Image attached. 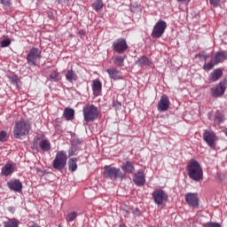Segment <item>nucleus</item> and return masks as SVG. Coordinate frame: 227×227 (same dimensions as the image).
<instances>
[{
    "instance_id": "f257e3e1",
    "label": "nucleus",
    "mask_w": 227,
    "mask_h": 227,
    "mask_svg": "<svg viewBox=\"0 0 227 227\" xmlns=\"http://www.w3.org/2000/svg\"><path fill=\"white\" fill-rule=\"evenodd\" d=\"M188 176L194 182H201L203 180V168L196 160H192L187 165Z\"/></svg>"
},
{
    "instance_id": "f03ea898",
    "label": "nucleus",
    "mask_w": 227,
    "mask_h": 227,
    "mask_svg": "<svg viewBox=\"0 0 227 227\" xmlns=\"http://www.w3.org/2000/svg\"><path fill=\"white\" fill-rule=\"evenodd\" d=\"M31 130V123L28 121L21 119L15 122L13 129V136L16 139H20L22 136H27Z\"/></svg>"
},
{
    "instance_id": "7ed1b4c3",
    "label": "nucleus",
    "mask_w": 227,
    "mask_h": 227,
    "mask_svg": "<svg viewBox=\"0 0 227 227\" xmlns=\"http://www.w3.org/2000/svg\"><path fill=\"white\" fill-rule=\"evenodd\" d=\"M83 113V120L87 123H91V121H95L98 115L100 114V111H98V107L95 106V105H86L82 109Z\"/></svg>"
},
{
    "instance_id": "20e7f679",
    "label": "nucleus",
    "mask_w": 227,
    "mask_h": 227,
    "mask_svg": "<svg viewBox=\"0 0 227 227\" xmlns=\"http://www.w3.org/2000/svg\"><path fill=\"white\" fill-rule=\"evenodd\" d=\"M68 160V156L65 151H59L56 153L55 159L53 160L52 166L57 171H63L67 168V161Z\"/></svg>"
},
{
    "instance_id": "39448f33",
    "label": "nucleus",
    "mask_w": 227,
    "mask_h": 227,
    "mask_svg": "<svg viewBox=\"0 0 227 227\" xmlns=\"http://www.w3.org/2000/svg\"><path fill=\"white\" fill-rule=\"evenodd\" d=\"M166 27H168V23L166 21L160 20L158 22L154 25L151 36L154 40H157L159 38H162V35L166 32Z\"/></svg>"
},
{
    "instance_id": "423d86ee",
    "label": "nucleus",
    "mask_w": 227,
    "mask_h": 227,
    "mask_svg": "<svg viewBox=\"0 0 227 227\" xmlns=\"http://www.w3.org/2000/svg\"><path fill=\"white\" fill-rule=\"evenodd\" d=\"M152 196L155 205H158V207L166 205V203H168V193H166V192L162 189L154 190L152 193Z\"/></svg>"
},
{
    "instance_id": "0eeeda50",
    "label": "nucleus",
    "mask_w": 227,
    "mask_h": 227,
    "mask_svg": "<svg viewBox=\"0 0 227 227\" xmlns=\"http://www.w3.org/2000/svg\"><path fill=\"white\" fill-rule=\"evenodd\" d=\"M104 176L110 180H118V178H123V173L120 168L106 165L105 166Z\"/></svg>"
},
{
    "instance_id": "6e6552de",
    "label": "nucleus",
    "mask_w": 227,
    "mask_h": 227,
    "mask_svg": "<svg viewBox=\"0 0 227 227\" xmlns=\"http://www.w3.org/2000/svg\"><path fill=\"white\" fill-rule=\"evenodd\" d=\"M42 58V51L40 49L33 47L27 55V63L30 67H36V61Z\"/></svg>"
},
{
    "instance_id": "1a4fd4ad",
    "label": "nucleus",
    "mask_w": 227,
    "mask_h": 227,
    "mask_svg": "<svg viewBox=\"0 0 227 227\" xmlns=\"http://www.w3.org/2000/svg\"><path fill=\"white\" fill-rule=\"evenodd\" d=\"M112 48L117 54H123L129 49V44L124 38H119L113 43Z\"/></svg>"
},
{
    "instance_id": "9d476101",
    "label": "nucleus",
    "mask_w": 227,
    "mask_h": 227,
    "mask_svg": "<svg viewBox=\"0 0 227 227\" xmlns=\"http://www.w3.org/2000/svg\"><path fill=\"white\" fill-rule=\"evenodd\" d=\"M203 139L205 143H207V146L213 148L214 144L219 139V137H217L215 132L212 131L211 129H205L203 133Z\"/></svg>"
},
{
    "instance_id": "9b49d317",
    "label": "nucleus",
    "mask_w": 227,
    "mask_h": 227,
    "mask_svg": "<svg viewBox=\"0 0 227 227\" xmlns=\"http://www.w3.org/2000/svg\"><path fill=\"white\" fill-rule=\"evenodd\" d=\"M184 200L189 207H192L193 208L200 207V197H198V193L189 192L185 194Z\"/></svg>"
},
{
    "instance_id": "f8f14e48",
    "label": "nucleus",
    "mask_w": 227,
    "mask_h": 227,
    "mask_svg": "<svg viewBox=\"0 0 227 227\" xmlns=\"http://www.w3.org/2000/svg\"><path fill=\"white\" fill-rule=\"evenodd\" d=\"M224 91H226V80L220 82L216 87L211 89L212 96L215 98L223 97Z\"/></svg>"
},
{
    "instance_id": "ddd939ff",
    "label": "nucleus",
    "mask_w": 227,
    "mask_h": 227,
    "mask_svg": "<svg viewBox=\"0 0 227 227\" xmlns=\"http://www.w3.org/2000/svg\"><path fill=\"white\" fill-rule=\"evenodd\" d=\"M133 182L135 185L138 187H143L146 184V178L145 176V170L139 169L133 177Z\"/></svg>"
},
{
    "instance_id": "4468645a",
    "label": "nucleus",
    "mask_w": 227,
    "mask_h": 227,
    "mask_svg": "<svg viewBox=\"0 0 227 227\" xmlns=\"http://www.w3.org/2000/svg\"><path fill=\"white\" fill-rule=\"evenodd\" d=\"M157 109L159 113H164L169 109V98L167 95H163L158 102Z\"/></svg>"
},
{
    "instance_id": "2eb2a0df",
    "label": "nucleus",
    "mask_w": 227,
    "mask_h": 227,
    "mask_svg": "<svg viewBox=\"0 0 227 227\" xmlns=\"http://www.w3.org/2000/svg\"><path fill=\"white\" fill-rule=\"evenodd\" d=\"M7 187H9L10 191H14V192H22V183L18 179H12L9 181L7 183Z\"/></svg>"
},
{
    "instance_id": "dca6fc26",
    "label": "nucleus",
    "mask_w": 227,
    "mask_h": 227,
    "mask_svg": "<svg viewBox=\"0 0 227 227\" xmlns=\"http://www.w3.org/2000/svg\"><path fill=\"white\" fill-rule=\"evenodd\" d=\"M110 79L114 81H120L121 79V72L118 71L116 67H110L106 70Z\"/></svg>"
},
{
    "instance_id": "f3484780",
    "label": "nucleus",
    "mask_w": 227,
    "mask_h": 227,
    "mask_svg": "<svg viewBox=\"0 0 227 227\" xmlns=\"http://www.w3.org/2000/svg\"><path fill=\"white\" fill-rule=\"evenodd\" d=\"M92 90L95 97H98L102 93V82L96 79L92 82Z\"/></svg>"
},
{
    "instance_id": "a211bd4d",
    "label": "nucleus",
    "mask_w": 227,
    "mask_h": 227,
    "mask_svg": "<svg viewBox=\"0 0 227 227\" xmlns=\"http://www.w3.org/2000/svg\"><path fill=\"white\" fill-rule=\"evenodd\" d=\"M223 77V70L220 68L215 69L209 76L210 82H216V81H219Z\"/></svg>"
},
{
    "instance_id": "6ab92c4d",
    "label": "nucleus",
    "mask_w": 227,
    "mask_h": 227,
    "mask_svg": "<svg viewBox=\"0 0 227 227\" xmlns=\"http://www.w3.org/2000/svg\"><path fill=\"white\" fill-rule=\"evenodd\" d=\"M121 169L124 173L132 174L136 171V168H134V163L132 161H126L122 163Z\"/></svg>"
},
{
    "instance_id": "aec40b11",
    "label": "nucleus",
    "mask_w": 227,
    "mask_h": 227,
    "mask_svg": "<svg viewBox=\"0 0 227 227\" xmlns=\"http://www.w3.org/2000/svg\"><path fill=\"white\" fill-rule=\"evenodd\" d=\"M15 171L13 165L12 163H6L3 168H2V175L3 176H10L12 173Z\"/></svg>"
},
{
    "instance_id": "412c9836",
    "label": "nucleus",
    "mask_w": 227,
    "mask_h": 227,
    "mask_svg": "<svg viewBox=\"0 0 227 227\" xmlns=\"http://www.w3.org/2000/svg\"><path fill=\"white\" fill-rule=\"evenodd\" d=\"M136 65L138 67H149V65H152V60L146 56H142L136 61Z\"/></svg>"
},
{
    "instance_id": "4be33fe9",
    "label": "nucleus",
    "mask_w": 227,
    "mask_h": 227,
    "mask_svg": "<svg viewBox=\"0 0 227 227\" xmlns=\"http://www.w3.org/2000/svg\"><path fill=\"white\" fill-rule=\"evenodd\" d=\"M66 80L68 82H75L77 81V74L73 69H68L66 74Z\"/></svg>"
},
{
    "instance_id": "5701e85b",
    "label": "nucleus",
    "mask_w": 227,
    "mask_h": 227,
    "mask_svg": "<svg viewBox=\"0 0 227 227\" xmlns=\"http://www.w3.org/2000/svg\"><path fill=\"white\" fill-rule=\"evenodd\" d=\"M224 59H227V55L225 52L218 51L216 52L215 56V59L213 60L216 65H219V63H223Z\"/></svg>"
},
{
    "instance_id": "b1692460",
    "label": "nucleus",
    "mask_w": 227,
    "mask_h": 227,
    "mask_svg": "<svg viewBox=\"0 0 227 227\" xmlns=\"http://www.w3.org/2000/svg\"><path fill=\"white\" fill-rule=\"evenodd\" d=\"M63 116L67 120V121H69L70 120H74L75 116V111H74V109L72 108H66L64 110Z\"/></svg>"
},
{
    "instance_id": "393cba45",
    "label": "nucleus",
    "mask_w": 227,
    "mask_h": 227,
    "mask_svg": "<svg viewBox=\"0 0 227 227\" xmlns=\"http://www.w3.org/2000/svg\"><path fill=\"white\" fill-rule=\"evenodd\" d=\"M49 81H51L52 82H58V81H61L59 72L57 70H52L49 74Z\"/></svg>"
},
{
    "instance_id": "a878e982",
    "label": "nucleus",
    "mask_w": 227,
    "mask_h": 227,
    "mask_svg": "<svg viewBox=\"0 0 227 227\" xmlns=\"http://www.w3.org/2000/svg\"><path fill=\"white\" fill-rule=\"evenodd\" d=\"M68 169L72 173L77 171V158H70L68 160Z\"/></svg>"
},
{
    "instance_id": "bb28decb",
    "label": "nucleus",
    "mask_w": 227,
    "mask_h": 227,
    "mask_svg": "<svg viewBox=\"0 0 227 227\" xmlns=\"http://www.w3.org/2000/svg\"><path fill=\"white\" fill-rule=\"evenodd\" d=\"M4 227H19V220L15 218L8 219L3 223Z\"/></svg>"
},
{
    "instance_id": "cd10ccee",
    "label": "nucleus",
    "mask_w": 227,
    "mask_h": 227,
    "mask_svg": "<svg viewBox=\"0 0 227 227\" xmlns=\"http://www.w3.org/2000/svg\"><path fill=\"white\" fill-rule=\"evenodd\" d=\"M39 146L43 152H50L51 150V142L49 140H42L39 143Z\"/></svg>"
},
{
    "instance_id": "c85d7f7f",
    "label": "nucleus",
    "mask_w": 227,
    "mask_h": 227,
    "mask_svg": "<svg viewBox=\"0 0 227 227\" xmlns=\"http://www.w3.org/2000/svg\"><path fill=\"white\" fill-rule=\"evenodd\" d=\"M125 58H127V56H115L114 58V65L116 67H123L124 61H125Z\"/></svg>"
},
{
    "instance_id": "c756f323",
    "label": "nucleus",
    "mask_w": 227,
    "mask_h": 227,
    "mask_svg": "<svg viewBox=\"0 0 227 227\" xmlns=\"http://www.w3.org/2000/svg\"><path fill=\"white\" fill-rule=\"evenodd\" d=\"M215 123H223L224 121V114L223 113L216 111L215 114V119H214Z\"/></svg>"
},
{
    "instance_id": "7c9ffc66",
    "label": "nucleus",
    "mask_w": 227,
    "mask_h": 227,
    "mask_svg": "<svg viewBox=\"0 0 227 227\" xmlns=\"http://www.w3.org/2000/svg\"><path fill=\"white\" fill-rule=\"evenodd\" d=\"M92 8L93 10H95V12H99V10H102V8H104V2L102 0H98L92 4Z\"/></svg>"
},
{
    "instance_id": "2f4dec72",
    "label": "nucleus",
    "mask_w": 227,
    "mask_h": 227,
    "mask_svg": "<svg viewBox=\"0 0 227 227\" xmlns=\"http://www.w3.org/2000/svg\"><path fill=\"white\" fill-rule=\"evenodd\" d=\"M77 152H79V149L77 148V145H72L71 147L68 150L69 157H74V155H77Z\"/></svg>"
},
{
    "instance_id": "473e14b6",
    "label": "nucleus",
    "mask_w": 227,
    "mask_h": 227,
    "mask_svg": "<svg viewBox=\"0 0 227 227\" xmlns=\"http://www.w3.org/2000/svg\"><path fill=\"white\" fill-rule=\"evenodd\" d=\"M75 219H77V212H71L66 217L67 223H72V221H75Z\"/></svg>"
},
{
    "instance_id": "72a5a7b5",
    "label": "nucleus",
    "mask_w": 227,
    "mask_h": 227,
    "mask_svg": "<svg viewBox=\"0 0 227 227\" xmlns=\"http://www.w3.org/2000/svg\"><path fill=\"white\" fill-rule=\"evenodd\" d=\"M217 65L214 60H211L209 63H205L203 66V70L208 71L212 70L214 67Z\"/></svg>"
},
{
    "instance_id": "f704fd0d",
    "label": "nucleus",
    "mask_w": 227,
    "mask_h": 227,
    "mask_svg": "<svg viewBox=\"0 0 227 227\" xmlns=\"http://www.w3.org/2000/svg\"><path fill=\"white\" fill-rule=\"evenodd\" d=\"M202 227H221V223L215 222H208L202 224Z\"/></svg>"
},
{
    "instance_id": "c9c22d12",
    "label": "nucleus",
    "mask_w": 227,
    "mask_h": 227,
    "mask_svg": "<svg viewBox=\"0 0 227 227\" xmlns=\"http://www.w3.org/2000/svg\"><path fill=\"white\" fill-rule=\"evenodd\" d=\"M11 44H12L11 39H4L2 42H0L1 47H10Z\"/></svg>"
},
{
    "instance_id": "e433bc0d",
    "label": "nucleus",
    "mask_w": 227,
    "mask_h": 227,
    "mask_svg": "<svg viewBox=\"0 0 227 227\" xmlns=\"http://www.w3.org/2000/svg\"><path fill=\"white\" fill-rule=\"evenodd\" d=\"M7 136H8V133L6 131H0V141L2 143H4V141H6Z\"/></svg>"
},
{
    "instance_id": "4c0bfd02",
    "label": "nucleus",
    "mask_w": 227,
    "mask_h": 227,
    "mask_svg": "<svg viewBox=\"0 0 227 227\" xmlns=\"http://www.w3.org/2000/svg\"><path fill=\"white\" fill-rule=\"evenodd\" d=\"M10 81H11L12 84L17 85V84H19V76L12 75V77H10Z\"/></svg>"
},
{
    "instance_id": "58836bf2",
    "label": "nucleus",
    "mask_w": 227,
    "mask_h": 227,
    "mask_svg": "<svg viewBox=\"0 0 227 227\" xmlns=\"http://www.w3.org/2000/svg\"><path fill=\"white\" fill-rule=\"evenodd\" d=\"M209 3L211 6L217 8L219 6V3H221V0H209Z\"/></svg>"
},
{
    "instance_id": "ea45409f",
    "label": "nucleus",
    "mask_w": 227,
    "mask_h": 227,
    "mask_svg": "<svg viewBox=\"0 0 227 227\" xmlns=\"http://www.w3.org/2000/svg\"><path fill=\"white\" fill-rule=\"evenodd\" d=\"M1 4H3L4 6H10V4H12V3L10 2V0H0Z\"/></svg>"
},
{
    "instance_id": "a19ab883",
    "label": "nucleus",
    "mask_w": 227,
    "mask_h": 227,
    "mask_svg": "<svg viewBox=\"0 0 227 227\" xmlns=\"http://www.w3.org/2000/svg\"><path fill=\"white\" fill-rule=\"evenodd\" d=\"M8 210L11 212V214H15V207H9Z\"/></svg>"
},
{
    "instance_id": "79ce46f5",
    "label": "nucleus",
    "mask_w": 227,
    "mask_h": 227,
    "mask_svg": "<svg viewBox=\"0 0 227 227\" xmlns=\"http://www.w3.org/2000/svg\"><path fill=\"white\" fill-rule=\"evenodd\" d=\"M67 1L68 0H57V3H59V4H63V3H67Z\"/></svg>"
},
{
    "instance_id": "37998d69",
    "label": "nucleus",
    "mask_w": 227,
    "mask_h": 227,
    "mask_svg": "<svg viewBox=\"0 0 227 227\" xmlns=\"http://www.w3.org/2000/svg\"><path fill=\"white\" fill-rule=\"evenodd\" d=\"M204 58H205V59H208V58H210V55L206 54V55L204 56Z\"/></svg>"
},
{
    "instance_id": "c03bdc74",
    "label": "nucleus",
    "mask_w": 227,
    "mask_h": 227,
    "mask_svg": "<svg viewBox=\"0 0 227 227\" xmlns=\"http://www.w3.org/2000/svg\"><path fill=\"white\" fill-rule=\"evenodd\" d=\"M119 227H127V225H125V224L121 223V224H120V226H119Z\"/></svg>"
},
{
    "instance_id": "a18cd8bd",
    "label": "nucleus",
    "mask_w": 227,
    "mask_h": 227,
    "mask_svg": "<svg viewBox=\"0 0 227 227\" xmlns=\"http://www.w3.org/2000/svg\"><path fill=\"white\" fill-rule=\"evenodd\" d=\"M178 3H182L183 1H185V0H176Z\"/></svg>"
}]
</instances>
